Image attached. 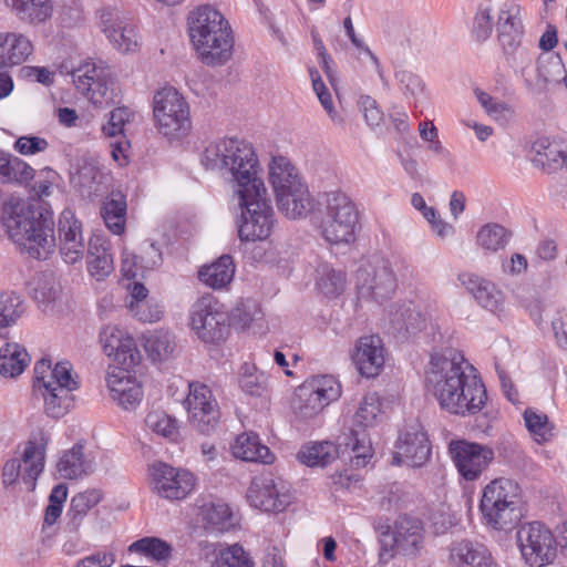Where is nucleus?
Returning a JSON list of instances; mask_svg holds the SVG:
<instances>
[{
    "label": "nucleus",
    "instance_id": "obj_1",
    "mask_svg": "<svg viewBox=\"0 0 567 567\" xmlns=\"http://www.w3.org/2000/svg\"><path fill=\"white\" fill-rule=\"evenodd\" d=\"M467 362L453 349L433 353L425 374L426 389L451 414L471 416L484 408L487 392L481 378L466 374Z\"/></svg>",
    "mask_w": 567,
    "mask_h": 567
},
{
    "label": "nucleus",
    "instance_id": "obj_2",
    "mask_svg": "<svg viewBox=\"0 0 567 567\" xmlns=\"http://www.w3.org/2000/svg\"><path fill=\"white\" fill-rule=\"evenodd\" d=\"M202 163L206 168L218 171L227 179L234 193L254 192L265 186L261 168L254 145L238 137L210 143L204 151Z\"/></svg>",
    "mask_w": 567,
    "mask_h": 567
},
{
    "label": "nucleus",
    "instance_id": "obj_3",
    "mask_svg": "<svg viewBox=\"0 0 567 567\" xmlns=\"http://www.w3.org/2000/svg\"><path fill=\"white\" fill-rule=\"evenodd\" d=\"M2 226L8 237L30 257L47 259L55 247L52 213L35 208L24 200H9L3 205Z\"/></svg>",
    "mask_w": 567,
    "mask_h": 567
},
{
    "label": "nucleus",
    "instance_id": "obj_4",
    "mask_svg": "<svg viewBox=\"0 0 567 567\" xmlns=\"http://www.w3.org/2000/svg\"><path fill=\"white\" fill-rule=\"evenodd\" d=\"M187 24L190 41L204 64L219 66L230 60L234 34L218 10L208 4L200 6L189 12Z\"/></svg>",
    "mask_w": 567,
    "mask_h": 567
},
{
    "label": "nucleus",
    "instance_id": "obj_5",
    "mask_svg": "<svg viewBox=\"0 0 567 567\" xmlns=\"http://www.w3.org/2000/svg\"><path fill=\"white\" fill-rule=\"evenodd\" d=\"M520 504L519 485L513 480L499 477L484 487L480 509L487 525L507 530L520 520Z\"/></svg>",
    "mask_w": 567,
    "mask_h": 567
},
{
    "label": "nucleus",
    "instance_id": "obj_6",
    "mask_svg": "<svg viewBox=\"0 0 567 567\" xmlns=\"http://www.w3.org/2000/svg\"><path fill=\"white\" fill-rule=\"evenodd\" d=\"M425 533L421 519L408 515L399 516L380 534V558L389 560L396 556L416 557L424 547Z\"/></svg>",
    "mask_w": 567,
    "mask_h": 567
},
{
    "label": "nucleus",
    "instance_id": "obj_7",
    "mask_svg": "<svg viewBox=\"0 0 567 567\" xmlns=\"http://www.w3.org/2000/svg\"><path fill=\"white\" fill-rule=\"evenodd\" d=\"M358 224L359 212L347 194L334 192L327 195L321 234L328 243L339 245L354 241Z\"/></svg>",
    "mask_w": 567,
    "mask_h": 567
},
{
    "label": "nucleus",
    "instance_id": "obj_8",
    "mask_svg": "<svg viewBox=\"0 0 567 567\" xmlns=\"http://www.w3.org/2000/svg\"><path fill=\"white\" fill-rule=\"evenodd\" d=\"M258 195L254 192L239 193L241 207L238 220V235L241 241L265 240L274 227V210L267 197L265 186L258 187Z\"/></svg>",
    "mask_w": 567,
    "mask_h": 567
},
{
    "label": "nucleus",
    "instance_id": "obj_9",
    "mask_svg": "<svg viewBox=\"0 0 567 567\" xmlns=\"http://www.w3.org/2000/svg\"><path fill=\"white\" fill-rule=\"evenodd\" d=\"M154 118L161 134L169 138L185 136L192 127L189 106L174 87H164L154 95Z\"/></svg>",
    "mask_w": 567,
    "mask_h": 567
},
{
    "label": "nucleus",
    "instance_id": "obj_10",
    "mask_svg": "<svg viewBox=\"0 0 567 567\" xmlns=\"http://www.w3.org/2000/svg\"><path fill=\"white\" fill-rule=\"evenodd\" d=\"M516 542L523 560L529 567H546L557 558V538L544 523L523 524L516 532Z\"/></svg>",
    "mask_w": 567,
    "mask_h": 567
},
{
    "label": "nucleus",
    "instance_id": "obj_11",
    "mask_svg": "<svg viewBox=\"0 0 567 567\" xmlns=\"http://www.w3.org/2000/svg\"><path fill=\"white\" fill-rule=\"evenodd\" d=\"M496 31L506 62L515 69H524L528 65L532 56L529 50L523 44L524 25L518 4L504 3L498 13Z\"/></svg>",
    "mask_w": 567,
    "mask_h": 567
},
{
    "label": "nucleus",
    "instance_id": "obj_12",
    "mask_svg": "<svg viewBox=\"0 0 567 567\" xmlns=\"http://www.w3.org/2000/svg\"><path fill=\"white\" fill-rule=\"evenodd\" d=\"M79 388L73 377V368L69 361L58 362L49 374L48 383H43L39 392L44 400L45 413L54 419L64 416L74 403L72 392Z\"/></svg>",
    "mask_w": 567,
    "mask_h": 567
},
{
    "label": "nucleus",
    "instance_id": "obj_13",
    "mask_svg": "<svg viewBox=\"0 0 567 567\" xmlns=\"http://www.w3.org/2000/svg\"><path fill=\"white\" fill-rule=\"evenodd\" d=\"M341 395V385L332 375L307 379L295 393L293 410L301 419H310Z\"/></svg>",
    "mask_w": 567,
    "mask_h": 567
},
{
    "label": "nucleus",
    "instance_id": "obj_14",
    "mask_svg": "<svg viewBox=\"0 0 567 567\" xmlns=\"http://www.w3.org/2000/svg\"><path fill=\"white\" fill-rule=\"evenodd\" d=\"M48 439L43 432L33 435L25 445L22 460H9L2 471L4 486H11L19 478L28 486L29 491L35 487V481L44 466V451Z\"/></svg>",
    "mask_w": 567,
    "mask_h": 567
},
{
    "label": "nucleus",
    "instance_id": "obj_15",
    "mask_svg": "<svg viewBox=\"0 0 567 567\" xmlns=\"http://www.w3.org/2000/svg\"><path fill=\"white\" fill-rule=\"evenodd\" d=\"M72 81L76 89L97 107L114 103V84L111 71L102 61H87L72 71Z\"/></svg>",
    "mask_w": 567,
    "mask_h": 567
},
{
    "label": "nucleus",
    "instance_id": "obj_16",
    "mask_svg": "<svg viewBox=\"0 0 567 567\" xmlns=\"http://www.w3.org/2000/svg\"><path fill=\"white\" fill-rule=\"evenodd\" d=\"M192 328L204 342H219L228 333V313L213 295H204L193 306Z\"/></svg>",
    "mask_w": 567,
    "mask_h": 567
},
{
    "label": "nucleus",
    "instance_id": "obj_17",
    "mask_svg": "<svg viewBox=\"0 0 567 567\" xmlns=\"http://www.w3.org/2000/svg\"><path fill=\"white\" fill-rule=\"evenodd\" d=\"M152 489L159 497L168 501L186 498L196 486L195 475L186 470L157 462L150 467Z\"/></svg>",
    "mask_w": 567,
    "mask_h": 567
},
{
    "label": "nucleus",
    "instance_id": "obj_18",
    "mask_svg": "<svg viewBox=\"0 0 567 567\" xmlns=\"http://www.w3.org/2000/svg\"><path fill=\"white\" fill-rule=\"evenodd\" d=\"M449 453L460 475L466 481L477 480L494 460L493 449L466 440H452Z\"/></svg>",
    "mask_w": 567,
    "mask_h": 567
},
{
    "label": "nucleus",
    "instance_id": "obj_19",
    "mask_svg": "<svg viewBox=\"0 0 567 567\" xmlns=\"http://www.w3.org/2000/svg\"><path fill=\"white\" fill-rule=\"evenodd\" d=\"M189 422L203 434H209L219 421V410L210 388L200 382L189 383L185 400Z\"/></svg>",
    "mask_w": 567,
    "mask_h": 567
},
{
    "label": "nucleus",
    "instance_id": "obj_20",
    "mask_svg": "<svg viewBox=\"0 0 567 567\" xmlns=\"http://www.w3.org/2000/svg\"><path fill=\"white\" fill-rule=\"evenodd\" d=\"M357 288L362 298L382 301L395 291L396 280L388 261L367 264L357 271Z\"/></svg>",
    "mask_w": 567,
    "mask_h": 567
},
{
    "label": "nucleus",
    "instance_id": "obj_21",
    "mask_svg": "<svg viewBox=\"0 0 567 567\" xmlns=\"http://www.w3.org/2000/svg\"><path fill=\"white\" fill-rule=\"evenodd\" d=\"M247 499L251 506L264 512H281L290 503L288 488L282 481L272 476L255 477L247 491Z\"/></svg>",
    "mask_w": 567,
    "mask_h": 567
},
{
    "label": "nucleus",
    "instance_id": "obj_22",
    "mask_svg": "<svg viewBox=\"0 0 567 567\" xmlns=\"http://www.w3.org/2000/svg\"><path fill=\"white\" fill-rule=\"evenodd\" d=\"M104 353L121 365L118 370H130L141 361L135 340L116 326H106L100 332Z\"/></svg>",
    "mask_w": 567,
    "mask_h": 567
},
{
    "label": "nucleus",
    "instance_id": "obj_23",
    "mask_svg": "<svg viewBox=\"0 0 567 567\" xmlns=\"http://www.w3.org/2000/svg\"><path fill=\"white\" fill-rule=\"evenodd\" d=\"M59 248L63 260L69 265L81 262L85 244L82 234V223L76 219L72 209L65 208L58 223Z\"/></svg>",
    "mask_w": 567,
    "mask_h": 567
},
{
    "label": "nucleus",
    "instance_id": "obj_24",
    "mask_svg": "<svg viewBox=\"0 0 567 567\" xmlns=\"http://www.w3.org/2000/svg\"><path fill=\"white\" fill-rule=\"evenodd\" d=\"M396 449L402 462L411 467L423 466L432 452L429 436L417 421L404 427L398 440Z\"/></svg>",
    "mask_w": 567,
    "mask_h": 567
},
{
    "label": "nucleus",
    "instance_id": "obj_25",
    "mask_svg": "<svg viewBox=\"0 0 567 567\" xmlns=\"http://www.w3.org/2000/svg\"><path fill=\"white\" fill-rule=\"evenodd\" d=\"M460 280L477 303L496 316L505 310V296L491 280L475 274H462Z\"/></svg>",
    "mask_w": 567,
    "mask_h": 567
},
{
    "label": "nucleus",
    "instance_id": "obj_26",
    "mask_svg": "<svg viewBox=\"0 0 567 567\" xmlns=\"http://www.w3.org/2000/svg\"><path fill=\"white\" fill-rule=\"evenodd\" d=\"M353 362L361 375L367 378L377 377L384 364V349L381 338L378 334L361 337L357 341Z\"/></svg>",
    "mask_w": 567,
    "mask_h": 567
},
{
    "label": "nucleus",
    "instance_id": "obj_27",
    "mask_svg": "<svg viewBox=\"0 0 567 567\" xmlns=\"http://www.w3.org/2000/svg\"><path fill=\"white\" fill-rule=\"evenodd\" d=\"M450 561L455 567H497L495 558L485 545L468 539L451 545Z\"/></svg>",
    "mask_w": 567,
    "mask_h": 567
},
{
    "label": "nucleus",
    "instance_id": "obj_28",
    "mask_svg": "<svg viewBox=\"0 0 567 567\" xmlns=\"http://www.w3.org/2000/svg\"><path fill=\"white\" fill-rule=\"evenodd\" d=\"M128 370L112 371L107 374L106 382L111 398L125 410L135 409L142 398L143 391L140 383L127 375Z\"/></svg>",
    "mask_w": 567,
    "mask_h": 567
},
{
    "label": "nucleus",
    "instance_id": "obj_29",
    "mask_svg": "<svg viewBox=\"0 0 567 567\" xmlns=\"http://www.w3.org/2000/svg\"><path fill=\"white\" fill-rule=\"evenodd\" d=\"M289 188L276 190L277 206L288 218L306 217L312 209V203L307 185L296 182Z\"/></svg>",
    "mask_w": 567,
    "mask_h": 567
},
{
    "label": "nucleus",
    "instance_id": "obj_30",
    "mask_svg": "<svg viewBox=\"0 0 567 567\" xmlns=\"http://www.w3.org/2000/svg\"><path fill=\"white\" fill-rule=\"evenodd\" d=\"M33 52L32 42L22 33H0V66H13L24 62Z\"/></svg>",
    "mask_w": 567,
    "mask_h": 567
},
{
    "label": "nucleus",
    "instance_id": "obj_31",
    "mask_svg": "<svg viewBox=\"0 0 567 567\" xmlns=\"http://www.w3.org/2000/svg\"><path fill=\"white\" fill-rule=\"evenodd\" d=\"M86 251L87 270L96 280H103L114 270L110 244L103 237H91Z\"/></svg>",
    "mask_w": 567,
    "mask_h": 567
},
{
    "label": "nucleus",
    "instance_id": "obj_32",
    "mask_svg": "<svg viewBox=\"0 0 567 567\" xmlns=\"http://www.w3.org/2000/svg\"><path fill=\"white\" fill-rule=\"evenodd\" d=\"M533 151L535 153L532 159L533 164L547 174L561 168L567 158L566 152L561 146L547 137L537 138L533 143Z\"/></svg>",
    "mask_w": 567,
    "mask_h": 567
},
{
    "label": "nucleus",
    "instance_id": "obj_33",
    "mask_svg": "<svg viewBox=\"0 0 567 567\" xmlns=\"http://www.w3.org/2000/svg\"><path fill=\"white\" fill-rule=\"evenodd\" d=\"M338 447L351 451L350 461L355 467H364L371 460L372 446L368 434L363 430L349 429L339 436Z\"/></svg>",
    "mask_w": 567,
    "mask_h": 567
},
{
    "label": "nucleus",
    "instance_id": "obj_34",
    "mask_svg": "<svg viewBox=\"0 0 567 567\" xmlns=\"http://www.w3.org/2000/svg\"><path fill=\"white\" fill-rule=\"evenodd\" d=\"M235 457L246 462L270 464L274 455L254 432L239 434L231 447Z\"/></svg>",
    "mask_w": 567,
    "mask_h": 567
},
{
    "label": "nucleus",
    "instance_id": "obj_35",
    "mask_svg": "<svg viewBox=\"0 0 567 567\" xmlns=\"http://www.w3.org/2000/svg\"><path fill=\"white\" fill-rule=\"evenodd\" d=\"M126 198L121 192H112L101 207V216L114 235H122L126 223Z\"/></svg>",
    "mask_w": 567,
    "mask_h": 567
},
{
    "label": "nucleus",
    "instance_id": "obj_36",
    "mask_svg": "<svg viewBox=\"0 0 567 567\" xmlns=\"http://www.w3.org/2000/svg\"><path fill=\"white\" fill-rule=\"evenodd\" d=\"M234 274L233 258L229 255H224L212 265L202 267L198 271V278L205 285L214 289H220L231 281Z\"/></svg>",
    "mask_w": 567,
    "mask_h": 567
},
{
    "label": "nucleus",
    "instance_id": "obj_37",
    "mask_svg": "<svg viewBox=\"0 0 567 567\" xmlns=\"http://www.w3.org/2000/svg\"><path fill=\"white\" fill-rule=\"evenodd\" d=\"M83 449L82 444L76 443L61 456L56 465L61 477L76 480L93 472L92 463L84 458Z\"/></svg>",
    "mask_w": 567,
    "mask_h": 567
},
{
    "label": "nucleus",
    "instance_id": "obj_38",
    "mask_svg": "<svg viewBox=\"0 0 567 567\" xmlns=\"http://www.w3.org/2000/svg\"><path fill=\"white\" fill-rule=\"evenodd\" d=\"M109 177V172L94 161H84L76 173L78 185L89 195L102 193Z\"/></svg>",
    "mask_w": 567,
    "mask_h": 567
},
{
    "label": "nucleus",
    "instance_id": "obj_39",
    "mask_svg": "<svg viewBox=\"0 0 567 567\" xmlns=\"http://www.w3.org/2000/svg\"><path fill=\"white\" fill-rule=\"evenodd\" d=\"M30 362L27 350L18 343H7L0 349V374L16 378L21 374Z\"/></svg>",
    "mask_w": 567,
    "mask_h": 567
},
{
    "label": "nucleus",
    "instance_id": "obj_40",
    "mask_svg": "<svg viewBox=\"0 0 567 567\" xmlns=\"http://www.w3.org/2000/svg\"><path fill=\"white\" fill-rule=\"evenodd\" d=\"M12 11L29 23H41L52 14L51 0H12Z\"/></svg>",
    "mask_w": 567,
    "mask_h": 567
},
{
    "label": "nucleus",
    "instance_id": "obj_41",
    "mask_svg": "<svg viewBox=\"0 0 567 567\" xmlns=\"http://www.w3.org/2000/svg\"><path fill=\"white\" fill-rule=\"evenodd\" d=\"M339 447L331 442L313 443L303 446L298 453V460L308 466H326L338 456Z\"/></svg>",
    "mask_w": 567,
    "mask_h": 567
},
{
    "label": "nucleus",
    "instance_id": "obj_42",
    "mask_svg": "<svg viewBox=\"0 0 567 567\" xmlns=\"http://www.w3.org/2000/svg\"><path fill=\"white\" fill-rule=\"evenodd\" d=\"M269 177L274 192L289 188L295 182H302L296 167L287 157L274 156L269 164Z\"/></svg>",
    "mask_w": 567,
    "mask_h": 567
},
{
    "label": "nucleus",
    "instance_id": "obj_43",
    "mask_svg": "<svg viewBox=\"0 0 567 567\" xmlns=\"http://www.w3.org/2000/svg\"><path fill=\"white\" fill-rule=\"evenodd\" d=\"M564 72L565 65L559 54H542L537 60L536 85L545 90L548 84L559 82Z\"/></svg>",
    "mask_w": 567,
    "mask_h": 567
},
{
    "label": "nucleus",
    "instance_id": "obj_44",
    "mask_svg": "<svg viewBox=\"0 0 567 567\" xmlns=\"http://www.w3.org/2000/svg\"><path fill=\"white\" fill-rule=\"evenodd\" d=\"M511 236V231L502 225L489 223L481 227L476 243L485 251L497 252L507 246Z\"/></svg>",
    "mask_w": 567,
    "mask_h": 567
},
{
    "label": "nucleus",
    "instance_id": "obj_45",
    "mask_svg": "<svg viewBox=\"0 0 567 567\" xmlns=\"http://www.w3.org/2000/svg\"><path fill=\"white\" fill-rule=\"evenodd\" d=\"M101 501V493L97 489H89L82 493H78L71 499L70 511L68 516L70 517L69 527L71 532H76L81 525L83 517L86 513L99 504Z\"/></svg>",
    "mask_w": 567,
    "mask_h": 567
},
{
    "label": "nucleus",
    "instance_id": "obj_46",
    "mask_svg": "<svg viewBox=\"0 0 567 567\" xmlns=\"http://www.w3.org/2000/svg\"><path fill=\"white\" fill-rule=\"evenodd\" d=\"M199 515L202 520L214 532L223 533L233 526V514L226 504H204Z\"/></svg>",
    "mask_w": 567,
    "mask_h": 567
},
{
    "label": "nucleus",
    "instance_id": "obj_47",
    "mask_svg": "<svg viewBox=\"0 0 567 567\" xmlns=\"http://www.w3.org/2000/svg\"><path fill=\"white\" fill-rule=\"evenodd\" d=\"M144 349L153 361L168 358L175 347L173 337L167 331H154L143 336Z\"/></svg>",
    "mask_w": 567,
    "mask_h": 567
},
{
    "label": "nucleus",
    "instance_id": "obj_48",
    "mask_svg": "<svg viewBox=\"0 0 567 567\" xmlns=\"http://www.w3.org/2000/svg\"><path fill=\"white\" fill-rule=\"evenodd\" d=\"M381 413V402L377 393H370L363 396L359 409L353 415L352 422L357 430L365 431L377 423Z\"/></svg>",
    "mask_w": 567,
    "mask_h": 567
},
{
    "label": "nucleus",
    "instance_id": "obj_49",
    "mask_svg": "<svg viewBox=\"0 0 567 567\" xmlns=\"http://www.w3.org/2000/svg\"><path fill=\"white\" fill-rule=\"evenodd\" d=\"M390 321L395 330L408 334L419 330L423 322L420 311L412 303H404L391 311Z\"/></svg>",
    "mask_w": 567,
    "mask_h": 567
},
{
    "label": "nucleus",
    "instance_id": "obj_50",
    "mask_svg": "<svg viewBox=\"0 0 567 567\" xmlns=\"http://www.w3.org/2000/svg\"><path fill=\"white\" fill-rule=\"evenodd\" d=\"M23 312L24 302L18 293L0 292V329L16 324Z\"/></svg>",
    "mask_w": 567,
    "mask_h": 567
},
{
    "label": "nucleus",
    "instance_id": "obj_51",
    "mask_svg": "<svg viewBox=\"0 0 567 567\" xmlns=\"http://www.w3.org/2000/svg\"><path fill=\"white\" fill-rule=\"evenodd\" d=\"M261 309L256 300L246 299L237 302L228 315L229 324L245 329L261 317Z\"/></svg>",
    "mask_w": 567,
    "mask_h": 567
},
{
    "label": "nucleus",
    "instance_id": "obj_52",
    "mask_svg": "<svg viewBox=\"0 0 567 567\" xmlns=\"http://www.w3.org/2000/svg\"><path fill=\"white\" fill-rule=\"evenodd\" d=\"M213 567H255V563L243 546L234 544L219 551Z\"/></svg>",
    "mask_w": 567,
    "mask_h": 567
},
{
    "label": "nucleus",
    "instance_id": "obj_53",
    "mask_svg": "<svg viewBox=\"0 0 567 567\" xmlns=\"http://www.w3.org/2000/svg\"><path fill=\"white\" fill-rule=\"evenodd\" d=\"M145 424L153 433L169 440H175L178 434L176 420L163 411L150 412Z\"/></svg>",
    "mask_w": 567,
    "mask_h": 567
},
{
    "label": "nucleus",
    "instance_id": "obj_54",
    "mask_svg": "<svg viewBox=\"0 0 567 567\" xmlns=\"http://www.w3.org/2000/svg\"><path fill=\"white\" fill-rule=\"evenodd\" d=\"M128 550L151 556L156 560H165L169 557L172 548L166 542L157 537H144L132 543Z\"/></svg>",
    "mask_w": 567,
    "mask_h": 567
},
{
    "label": "nucleus",
    "instance_id": "obj_55",
    "mask_svg": "<svg viewBox=\"0 0 567 567\" xmlns=\"http://www.w3.org/2000/svg\"><path fill=\"white\" fill-rule=\"evenodd\" d=\"M2 185H27L34 177V169L20 157L11 155Z\"/></svg>",
    "mask_w": 567,
    "mask_h": 567
},
{
    "label": "nucleus",
    "instance_id": "obj_56",
    "mask_svg": "<svg viewBox=\"0 0 567 567\" xmlns=\"http://www.w3.org/2000/svg\"><path fill=\"white\" fill-rule=\"evenodd\" d=\"M524 420L526 427L536 436L538 442L548 441L553 436L554 425L546 414L527 409L524 413Z\"/></svg>",
    "mask_w": 567,
    "mask_h": 567
},
{
    "label": "nucleus",
    "instance_id": "obj_57",
    "mask_svg": "<svg viewBox=\"0 0 567 567\" xmlns=\"http://www.w3.org/2000/svg\"><path fill=\"white\" fill-rule=\"evenodd\" d=\"M110 42L122 52H133L138 45V39L134 25L124 22L116 30L109 33Z\"/></svg>",
    "mask_w": 567,
    "mask_h": 567
},
{
    "label": "nucleus",
    "instance_id": "obj_58",
    "mask_svg": "<svg viewBox=\"0 0 567 567\" xmlns=\"http://www.w3.org/2000/svg\"><path fill=\"white\" fill-rule=\"evenodd\" d=\"M320 277L317 286L326 296H338L344 288V275L328 266H323L320 270Z\"/></svg>",
    "mask_w": 567,
    "mask_h": 567
},
{
    "label": "nucleus",
    "instance_id": "obj_59",
    "mask_svg": "<svg viewBox=\"0 0 567 567\" xmlns=\"http://www.w3.org/2000/svg\"><path fill=\"white\" fill-rule=\"evenodd\" d=\"M475 95L481 106L491 117L495 120H506L513 115V110L508 104L494 99L488 93L475 90Z\"/></svg>",
    "mask_w": 567,
    "mask_h": 567
},
{
    "label": "nucleus",
    "instance_id": "obj_60",
    "mask_svg": "<svg viewBox=\"0 0 567 567\" xmlns=\"http://www.w3.org/2000/svg\"><path fill=\"white\" fill-rule=\"evenodd\" d=\"M134 266L140 265L143 269H152L162 264V251L154 241L145 240L138 255H133Z\"/></svg>",
    "mask_w": 567,
    "mask_h": 567
},
{
    "label": "nucleus",
    "instance_id": "obj_61",
    "mask_svg": "<svg viewBox=\"0 0 567 567\" xmlns=\"http://www.w3.org/2000/svg\"><path fill=\"white\" fill-rule=\"evenodd\" d=\"M134 113L125 107H116L110 113L109 122L102 126V131L106 136L114 137L117 134L123 133L124 125L131 122Z\"/></svg>",
    "mask_w": 567,
    "mask_h": 567
},
{
    "label": "nucleus",
    "instance_id": "obj_62",
    "mask_svg": "<svg viewBox=\"0 0 567 567\" xmlns=\"http://www.w3.org/2000/svg\"><path fill=\"white\" fill-rule=\"evenodd\" d=\"M60 293V285L52 277H43L37 281L33 289L34 299L41 303H50L56 300Z\"/></svg>",
    "mask_w": 567,
    "mask_h": 567
},
{
    "label": "nucleus",
    "instance_id": "obj_63",
    "mask_svg": "<svg viewBox=\"0 0 567 567\" xmlns=\"http://www.w3.org/2000/svg\"><path fill=\"white\" fill-rule=\"evenodd\" d=\"M493 22L488 8H478L472 28V34L478 42L487 40L492 33Z\"/></svg>",
    "mask_w": 567,
    "mask_h": 567
},
{
    "label": "nucleus",
    "instance_id": "obj_64",
    "mask_svg": "<svg viewBox=\"0 0 567 567\" xmlns=\"http://www.w3.org/2000/svg\"><path fill=\"white\" fill-rule=\"evenodd\" d=\"M48 146V141L38 136H21L14 143V150L21 155L40 153L45 151Z\"/></svg>",
    "mask_w": 567,
    "mask_h": 567
}]
</instances>
